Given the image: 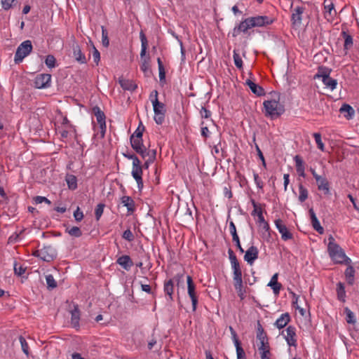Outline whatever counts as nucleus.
Here are the masks:
<instances>
[{
	"mask_svg": "<svg viewBox=\"0 0 359 359\" xmlns=\"http://www.w3.org/2000/svg\"><path fill=\"white\" fill-rule=\"evenodd\" d=\"M187 292L191 300L193 311H195L196 310V306L198 304V297L196 292V285L193 281L192 278L190 276H188L187 277Z\"/></svg>",
	"mask_w": 359,
	"mask_h": 359,
	"instance_id": "nucleus-7",
	"label": "nucleus"
},
{
	"mask_svg": "<svg viewBox=\"0 0 359 359\" xmlns=\"http://www.w3.org/2000/svg\"><path fill=\"white\" fill-rule=\"evenodd\" d=\"M56 60L53 55H48L46 56L45 63L48 68H54L55 67Z\"/></svg>",
	"mask_w": 359,
	"mask_h": 359,
	"instance_id": "nucleus-49",
	"label": "nucleus"
},
{
	"mask_svg": "<svg viewBox=\"0 0 359 359\" xmlns=\"http://www.w3.org/2000/svg\"><path fill=\"white\" fill-rule=\"evenodd\" d=\"M233 285L238 297L243 299L245 297V290L243 289V282L235 283Z\"/></svg>",
	"mask_w": 359,
	"mask_h": 359,
	"instance_id": "nucleus-42",
	"label": "nucleus"
},
{
	"mask_svg": "<svg viewBox=\"0 0 359 359\" xmlns=\"http://www.w3.org/2000/svg\"><path fill=\"white\" fill-rule=\"evenodd\" d=\"M299 196L298 200L299 202H304L309 196V191L306 187H304L302 182H299Z\"/></svg>",
	"mask_w": 359,
	"mask_h": 359,
	"instance_id": "nucleus-32",
	"label": "nucleus"
},
{
	"mask_svg": "<svg viewBox=\"0 0 359 359\" xmlns=\"http://www.w3.org/2000/svg\"><path fill=\"white\" fill-rule=\"evenodd\" d=\"M342 35L344 38V48L345 50H348L353 46V38L351 35L348 34L345 32H342Z\"/></svg>",
	"mask_w": 359,
	"mask_h": 359,
	"instance_id": "nucleus-41",
	"label": "nucleus"
},
{
	"mask_svg": "<svg viewBox=\"0 0 359 359\" xmlns=\"http://www.w3.org/2000/svg\"><path fill=\"white\" fill-rule=\"evenodd\" d=\"M204 122L202 121L201 123V135L205 139H207L210 136V130L207 126H203Z\"/></svg>",
	"mask_w": 359,
	"mask_h": 359,
	"instance_id": "nucleus-61",
	"label": "nucleus"
},
{
	"mask_svg": "<svg viewBox=\"0 0 359 359\" xmlns=\"http://www.w3.org/2000/svg\"><path fill=\"white\" fill-rule=\"evenodd\" d=\"M46 280L49 289H54L57 287V283L53 275L49 274L46 276Z\"/></svg>",
	"mask_w": 359,
	"mask_h": 359,
	"instance_id": "nucleus-48",
	"label": "nucleus"
},
{
	"mask_svg": "<svg viewBox=\"0 0 359 359\" xmlns=\"http://www.w3.org/2000/svg\"><path fill=\"white\" fill-rule=\"evenodd\" d=\"M232 269H233V282L235 283H239L243 282L242 279V271L241 269L240 264H236L231 265Z\"/></svg>",
	"mask_w": 359,
	"mask_h": 359,
	"instance_id": "nucleus-28",
	"label": "nucleus"
},
{
	"mask_svg": "<svg viewBox=\"0 0 359 359\" xmlns=\"http://www.w3.org/2000/svg\"><path fill=\"white\" fill-rule=\"evenodd\" d=\"M140 38L141 40V52H140V57L141 58H143L146 55L147 46H148V41L147 39V37L144 32L142 31L140 33Z\"/></svg>",
	"mask_w": 359,
	"mask_h": 359,
	"instance_id": "nucleus-31",
	"label": "nucleus"
},
{
	"mask_svg": "<svg viewBox=\"0 0 359 359\" xmlns=\"http://www.w3.org/2000/svg\"><path fill=\"white\" fill-rule=\"evenodd\" d=\"M258 350L259 353H261L264 351H270V346L269 344V340L265 341H261L260 345L258 347Z\"/></svg>",
	"mask_w": 359,
	"mask_h": 359,
	"instance_id": "nucleus-60",
	"label": "nucleus"
},
{
	"mask_svg": "<svg viewBox=\"0 0 359 359\" xmlns=\"http://www.w3.org/2000/svg\"><path fill=\"white\" fill-rule=\"evenodd\" d=\"M313 228L320 234H323L324 233V229L320 225L318 219H316L311 222Z\"/></svg>",
	"mask_w": 359,
	"mask_h": 359,
	"instance_id": "nucleus-54",
	"label": "nucleus"
},
{
	"mask_svg": "<svg viewBox=\"0 0 359 359\" xmlns=\"http://www.w3.org/2000/svg\"><path fill=\"white\" fill-rule=\"evenodd\" d=\"M34 201L36 204H39V203H41L43 202L46 203H47L48 205L51 204L50 201L48 200L46 197H44V196H36L34 198Z\"/></svg>",
	"mask_w": 359,
	"mask_h": 359,
	"instance_id": "nucleus-56",
	"label": "nucleus"
},
{
	"mask_svg": "<svg viewBox=\"0 0 359 359\" xmlns=\"http://www.w3.org/2000/svg\"><path fill=\"white\" fill-rule=\"evenodd\" d=\"M344 313L346 314V321L347 323L354 325L356 323L355 314L348 307L344 308Z\"/></svg>",
	"mask_w": 359,
	"mask_h": 359,
	"instance_id": "nucleus-40",
	"label": "nucleus"
},
{
	"mask_svg": "<svg viewBox=\"0 0 359 359\" xmlns=\"http://www.w3.org/2000/svg\"><path fill=\"white\" fill-rule=\"evenodd\" d=\"M318 184V189L320 191H323L325 194H330V185L329 182L325 177H320V180L316 181Z\"/></svg>",
	"mask_w": 359,
	"mask_h": 359,
	"instance_id": "nucleus-30",
	"label": "nucleus"
},
{
	"mask_svg": "<svg viewBox=\"0 0 359 359\" xmlns=\"http://www.w3.org/2000/svg\"><path fill=\"white\" fill-rule=\"evenodd\" d=\"M116 264L126 271H129L133 265V260L129 255H122L119 257L116 260Z\"/></svg>",
	"mask_w": 359,
	"mask_h": 359,
	"instance_id": "nucleus-18",
	"label": "nucleus"
},
{
	"mask_svg": "<svg viewBox=\"0 0 359 359\" xmlns=\"http://www.w3.org/2000/svg\"><path fill=\"white\" fill-rule=\"evenodd\" d=\"M104 205L99 203L95 210V215L97 220H99L104 211Z\"/></svg>",
	"mask_w": 359,
	"mask_h": 359,
	"instance_id": "nucleus-53",
	"label": "nucleus"
},
{
	"mask_svg": "<svg viewBox=\"0 0 359 359\" xmlns=\"http://www.w3.org/2000/svg\"><path fill=\"white\" fill-rule=\"evenodd\" d=\"M73 48V56L75 60L81 64L86 63V58L84 54L82 53L80 46L77 43H74L72 46Z\"/></svg>",
	"mask_w": 359,
	"mask_h": 359,
	"instance_id": "nucleus-19",
	"label": "nucleus"
},
{
	"mask_svg": "<svg viewBox=\"0 0 359 359\" xmlns=\"http://www.w3.org/2000/svg\"><path fill=\"white\" fill-rule=\"evenodd\" d=\"M233 61H234V64H235L236 67L238 69H241L243 68V60H242L240 55L238 53V52L236 50H233Z\"/></svg>",
	"mask_w": 359,
	"mask_h": 359,
	"instance_id": "nucleus-45",
	"label": "nucleus"
},
{
	"mask_svg": "<svg viewBox=\"0 0 359 359\" xmlns=\"http://www.w3.org/2000/svg\"><path fill=\"white\" fill-rule=\"evenodd\" d=\"M132 176L137 182L139 189H142L143 187V180H142V166L141 164V161L140 160L135 161V163H133L132 168Z\"/></svg>",
	"mask_w": 359,
	"mask_h": 359,
	"instance_id": "nucleus-6",
	"label": "nucleus"
},
{
	"mask_svg": "<svg viewBox=\"0 0 359 359\" xmlns=\"http://www.w3.org/2000/svg\"><path fill=\"white\" fill-rule=\"evenodd\" d=\"M229 231H230V233L232 236V240H233V242L236 243V245L238 250L241 253H243L244 252V250L241 247V243H240V239H239V237H238V236L237 234V232H236V228L235 224L232 221H231L229 222Z\"/></svg>",
	"mask_w": 359,
	"mask_h": 359,
	"instance_id": "nucleus-16",
	"label": "nucleus"
},
{
	"mask_svg": "<svg viewBox=\"0 0 359 359\" xmlns=\"http://www.w3.org/2000/svg\"><path fill=\"white\" fill-rule=\"evenodd\" d=\"M74 217L76 222H81L83 218V213L79 207L74 212Z\"/></svg>",
	"mask_w": 359,
	"mask_h": 359,
	"instance_id": "nucleus-58",
	"label": "nucleus"
},
{
	"mask_svg": "<svg viewBox=\"0 0 359 359\" xmlns=\"http://www.w3.org/2000/svg\"><path fill=\"white\" fill-rule=\"evenodd\" d=\"M158 114H154V121L158 125H161L165 119V112H159L158 111Z\"/></svg>",
	"mask_w": 359,
	"mask_h": 359,
	"instance_id": "nucleus-52",
	"label": "nucleus"
},
{
	"mask_svg": "<svg viewBox=\"0 0 359 359\" xmlns=\"http://www.w3.org/2000/svg\"><path fill=\"white\" fill-rule=\"evenodd\" d=\"M119 83L125 90L134 91L137 88V84L130 79H120Z\"/></svg>",
	"mask_w": 359,
	"mask_h": 359,
	"instance_id": "nucleus-24",
	"label": "nucleus"
},
{
	"mask_svg": "<svg viewBox=\"0 0 359 359\" xmlns=\"http://www.w3.org/2000/svg\"><path fill=\"white\" fill-rule=\"evenodd\" d=\"M122 237L129 242L133 241L135 238L133 232L129 229L123 232Z\"/></svg>",
	"mask_w": 359,
	"mask_h": 359,
	"instance_id": "nucleus-55",
	"label": "nucleus"
},
{
	"mask_svg": "<svg viewBox=\"0 0 359 359\" xmlns=\"http://www.w3.org/2000/svg\"><path fill=\"white\" fill-rule=\"evenodd\" d=\"M249 22L252 27H263L271 24L273 22V18L266 15H257L255 17L249 18Z\"/></svg>",
	"mask_w": 359,
	"mask_h": 359,
	"instance_id": "nucleus-8",
	"label": "nucleus"
},
{
	"mask_svg": "<svg viewBox=\"0 0 359 359\" xmlns=\"http://www.w3.org/2000/svg\"><path fill=\"white\" fill-rule=\"evenodd\" d=\"M102 28V43L103 46L108 47L109 45V40L108 37V32L104 26Z\"/></svg>",
	"mask_w": 359,
	"mask_h": 359,
	"instance_id": "nucleus-46",
	"label": "nucleus"
},
{
	"mask_svg": "<svg viewBox=\"0 0 359 359\" xmlns=\"http://www.w3.org/2000/svg\"><path fill=\"white\" fill-rule=\"evenodd\" d=\"M246 84L250 88L251 91L257 96H262L264 95V90L262 87L256 84L250 79L246 81Z\"/></svg>",
	"mask_w": 359,
	"mask_h": 359,
	"instance_id": "nucleus-26",
	"label": "nucleus"
},
{
	"mask_svg": "<svg viewBox=\"0 0 359 359\" xmlns=\"http://www.w3.org/2000/svg\"><path fill=\"white\" fill-rule=\"evenodd\" d=\"M200 114L203 118H208L211 116V111L207 109L205 107H202L200 110Z\"/></svg>",
	"mask_w": 359,
	"mask_h": 359,
	"instance_id": "nucleus-62",
	"label": "nucleus"
},
{
	"mask_svg": "<svg viewBox=\"0 0 359 359\" xmlns=\"http://www.w3.org/2000/svg\"><path fill=\"white\" fill-rule=\"evenodd\" d=\"M140 69L144 72V75L147 77H149L151 74V69L150 68L149 65V58H144L141 64Z\"/></svg>",
	"mask_w": 359,
	"mask_h": 359,
	"instance_id": "nucleus-35",
	"label": "nucleus"
},
{
	"mask_svg": "<svg viewBox=\"0 0 359 359\" xmlns=\"http://www.w3.org/2000/svg\"><path fill=\"white\" fill-rule=\"evenodd\" d=\"M254 180L257 187V188L262 189L264 187V183L262 180L259 178V175L256 172L253 173Z\"/></svg>",
	"mask_w": 359,
	"mask_h": 359,
	"instance_id": "nucleus-59",
	"label": "nucleus"
},
{
	"mask_svg": "<svg viewBox=\"0 0 359 359\" xmlns=\"http://www.w3.org/2000/svg\"><path fill=\"white\" fill-rule=\"evenodd\" d=\"M158 72H159V79L160 81H165V72L164 69V66L160 57L157 58Z\"/></svg>",
	"mask_w": 359,
	"mask_h": 359,
	"instance_id": "nucleus-44",
	"label": "nucleus"
},
{
	"mask_svg": "<svg viewBox=\"0 0 359 359\" xmlns=\"http://www.w3.org/2000/svg\"><path fill=\"white\" fill-rule=\"evenodd\" d=\"M323 4L325 9V18L327 20H332L336 14L334 4L332 3V0H324Z\"/></svg>",
	"mask_w": 359,
	"mask_h": 359,
	"instance_id": "nucleus-14",
	"label": "nucleus"
},
{
	"mask_svg": "<svg viewBox=\"0 0 359 359\" xmlns=\"http://www.w3.org/2000/svg\"><path fill=\"white\" fill-rule=\"evenodd\" d=\"M294 161L295 162L296 170L299 176L305 177V166L302 158L299 155H296L294 157Z\"/></svg>",
	"mask_w": 359,
	"mask_h": 359,
	"instance_id": "nucleus-20",
	"label": "nucleus"
},
{
	"mask_svg": "<svg viewBox=\"0 0 359 359\" xmlns=\"http://www.w3.org/2000/svg\"><path fill=\"white\" fill-rule=\"evenodd\" d=\"M278 273H275L271 278V280L268 283L267 286L271 287L273 290L274 294L278 295L280 293V290L282 287V285L278 282Z\"/></svg>",
	"mask_w": 359,
	"mask_h": 359,
	"instance_id": "nucleus-21",
	"label": "nucleus"
},
{
	"mask_svg": "<svg viewBox=\"0 0 359 359\" xmlns=\"http://www.w3.org/2000/svg\"><path fill=\"white\" fill-rule=\"evenodd\" d=\"M322 82L325 86V87L330 89L331 91H333L337 88V81L330 76L327 77L326 79H324L322 80Z\"/></svg>",
	"mask_w": 359,
	"mask_h": 359,
	"instance_id": "nucleus-34",
	"label": "nucleus"
},
{
	"mask_svg": "<svg viewBox=\"0 0 359 359\" xmlns=\"http://www.w3.org/2000/svg\"><path fill=\"white\" fill-rule=\"evenodd\" d=\"M348 265V266L345 270L344 275L348 284L352 285H353L355 280V271L352 266H351L350 264Z\"/></svg>",
	"mask_w": 359,
	"mask_h": 359,
	"instance_id": "nucleus-27",
	"label": "nucleus"
},
{
	"mask_svg": "<svg viewBox=\"0 0 359 359\" xmlns=\"http://www.w3.org/2000/svg\"><path fill=\"white\" fill-rule=\"evenodd\" d=\"M19 341H20V343L21 344V348H22V350L23 353L27 356H28L29 354V346H28V344H27L26 339L22 336H20L19 337Z\"/></svg>",
	"mask_w": 359,
	"mask_h": 359,
	"instance_id": "nucleus-47",
	"label": "nucleus"
},
{
	"mask_svg": "<svg viewBox=\"0 0 359 359\" xmlns=\"http://www.w3.org/2000/svg\"><path fill=\"white\" fill-rule=\"evenodd\" d=\"M32 44L31 41L26 40L21 43L20 46L18 47L15 54V63H20L23 60V59L32 52Z\"/></svg>",
	"mask_w": 359,
	"mask_h": 359,
	"instance_id": "nucleus-3",
	"label": "nucleus"
},
{
	"mask_svg": "<svg viewBox=\"0 0 359 359\" xmlns=\"http://www.w3.org/2000/svg\"><path fill=\"white\" fill-rule=\"evenodd\" d=\"M313 137L315 139L316 143L317 144L318 148L321 151H324L325 146L321 140V135L320 133H316L313 134Z\"/></svg>",
	"mask_w": 359,
	"mask_h": 359,
	"instance_id": "nucleus-50",
	"label": "nucleus"
},
{
	"mask_svg": "<svg viewBox=\"0 0 359 359\" xmlns=\"http://www.w3.org/2000/svg\"><path fill=\"white\" fill-rule=\"evenodd\" d=\"M339 111H340L341 113L347 112V115H346L345 116L348 119L351 118L353 116L354 114H355V111L353 109V107L351 106H350L349 104H342V106L341 107Z\"/></svg>",
	"mask_w": 359,
	"mask_h": 359,
	"instance_id": "nucleus-38",
	"label": "nucleus"
},
{
	"mask_svg": "<svg viewBox=\"0 0 359 359\" xmlns=\"http://www.w3.org/2000/svg\"><path fill=\"white\" fill-rule=\"evenodd\" d=\"M290 320V316L288 313L281 314V316L275 322V326L278 329L283 328Z\"/></svg>",
	"mask_w": 359,
	"mask_h": 359,
	"instance_id": "nucleus-25",
	"label": "nucleus"
},
{
	"mask_svg": "<svg viewBox=\"0 0 359 359\" xmlns=\"http://www.w3.org/2000/svg\"><path fill=\"white\" fill-rule=\"evenodd\" d=\"M66 182L68 188L71 190H75L77 188V179L73 175H69L66 177Z\"/></svg>",
	"mask_w": 359,
	"mask_h": 359,
	"instance_id": "nucleus-39",
	"label": "nucleus"
},
{
	"mask_svg": "<svg viewBox=\"0 0 359 359\" xmlns=\"http://www.w3.org/2000/svg\"><path fill=\"white\" fill-rule=\"evenodd\" d=\"M66 231L72 236L79 238L82 236V231L80 228L77 226H73L70 229H67Z\"/></svg>",
	"mask_w": 359,
	"mask_h": 359,
	"instance_id": "nucleus-43",
	"label": "nucleus"
},
{
	"mask_svg": "<svg viewBox=\"0 0 359 359\" xmlns=\"http://www.w3.org/2000/svg\"><path fill=\"white\" fill-rule=\"evenodd\" d=\"M93 112L96 117L97 123L105 122L106 116L104 113L97 106L93 108Z\"/></svg>",
	"mask_w": 359,
	"mask_h": 359,
	"instance_id": "nucleus-37",
	"label": "nucleus"
},
{
	"mask_svg": "<svg viewBox=\"0 0 359 359\" xmlns=\"http://www.w3.org/2000/svg\"><path fill=\"white\" fill-rule=\"evenodd\" d=\"M51 75L49 74H41L34 79V86L36 88H46L50 86Z\"/></svg>",
	"mask_w": 359,
	"mask_h": 359,
	"instance_id": "nucleus-9",
	"label": "nucleus"
},
{
	"mask_svg": "<svg viewBox=\"0 0 359 359\" xmlns=\"http://www.w3.org/2000/svg\"><path fill=\"white\" fill-rule=\"evenodd\" d=\"M259 250L257 247L252 245L250 247L244 255V260L248 264L252 265L254 262L258 258Z\"/></svg>",
	"mask_w": 359,
	"mask_h": 359,
	"instance_id": "nucleus-13",
	"label": "nucleus"
},
{
	"mask_svg": "<svg viewBox=\"0 0 359 359\" xmlns=\"http://www.w3.org/2000/svg\"><path fill=\"white\" fill-rule=\"evenodd\" d=\"M130 140L132 148L140 154L143 159H145L149 152H147V149L143 144L142 138L130 137Z\"/></svg>",
	"mask_w": 359,
	"mask_h": 359,
	"instance_id": "nucleus-5",
	"label": "nucleus"
},
{
	"mask_svg": "<svg viewBox=\"0 0 359 359\" xmlns=\"http://www.w3.org/2000/svg\"><path fill=\"white\" fill-rule=\"evenodd\" d=\"M275 225L279 233L281 234V238L283 241H286L293 238L292 233L288 231L287 228L280 219L275 220Z\"/></svg>",
	"mask_w": 359,
	"mask_h": 359,
	"instance_id": "nucleus-10",
	"label": "nucleus"
},
{
	"mask_svg": "<svg viewBox=\"0 0 359 359\" xmlns=\"http://www.w3.org/2000/svg\"><path fill=\"white\" fill-rule=\"evenodd\" d=\"M144 130V126L140 122L139 126L134 132V133L130 137H134L137 138H142L143 132Z\"/></svg>",
	"mask_w": 359,
	"mask_h": 359,
	"instance_id": "nucleus-51",
	"label": "nucleus"
},
{
	"mask_svg": "<svg viewBox=\"0 0 359 359\" xmlns=\"http://www.w3.org/2000/svg\"><path fill=\"white\" fill-rule=\"evenodd\" d=\"M15 1V0H2L1 4L3 8L6 11L10 9L12 7L13 3Z\"/></svg>",
	"mask_w": 359,
	"mask_h": 359,
	"instance_id": "nucleus-63",
	"label": "nucleus"
},
{
	"mask_svg": "<svg viewBox=\"0 0 359 359\" xmlns=\"http://www.w3.org/2000/svg\"><path fill=\"white\" fill-rule=\"evenodd\" d=\"M285 339L290 346H297L296 329L290 325L285 330Z\"/></svg>",
	"mask_w": 359,
	"mask_h": 359,
	"instance_id": "nucleus-12",
	"label": "nucleus"
},
{
	"mask_svg": "<svg viewBox=\"0 0 359 359\" xmlns=\"http://www.w3.org/2000/svg\"><path fill=\"white\" fill-rule=\"evenodd\" d=\"M163 290L165 294H167L169 297V300L172 301V294L174 291V283L173 280L170 279L167 281H165L164 286H163Z\"/></svg>",
	"mask_w": 359,
	"mask_h": 359,
	"instance_id": "nucleus-29",
	"label": "nucleus"
},
{
	"mask_svg": "<svg viewBox=\"0 0 359 359\" xmlns=\"http://www.w3.org/2000/svg\"><path fill=\"white\" fill-rule=\"evenodd\" d=\"M249 18L242 21L238 26L235 27L232 35L233 37L237 36L241 32H245L248 29L252 28L250 22L248 21Z\"/></svg>",
	"mask_w": 359,
	"mask_h": 359,
	"instance_id": "nucleus-15",
	"label": "nucleus"
},
{
	"mask_svg": "<svg viewBox=\"0 0 359 359\" xmlns=\"http://www.w3.org/2000/svg\"><path fill=\"white\" fill-rule=\"evenodd\" d=\"M25 272V269L22 266H18L17 262L14 264V273L18 276H22Z\"/></svg>",
	"mask_w": 359,
	"mask_h": 359,
	"instance_id": "nucleus-57",
	"label": "nucleus"
},
{
	"mask_svg": "<svg viewBox=\"0 0 359 359\" xmlns=\"http://www.w3.org/2000/svg\"><path fill=\"white\" fill-rule=\"evenodd\" d=\"M337 299L342 302H344L346 301L345 298H346V291H345V287H344V284L341 282H339L337 284Z\"/></svg>",
	"mask_w": 359,
	"mask_h": 359,
	"instance_id": "nucleus-33",
	"label": "nucleus"
},
{
	"mask_svg": "<svg viewBox=\"0 0 359 359\" xmlns=\"http://www.w3.org/2000/svg\"><path fill=\"white\" fill-rule=\"evenodd\" d=\"M263 104L265 109V116L272 119L279 117L285 112V107L280 103L279 97L278 100L271 99L265 100Z\"/></svg>",
	"mask_w": 359,
	"mask_h": 359,
	"instance_id": "nucleus-2",
	"label": "nucleus"
},
{
	"mask_svg": "<svg viewBox=\"0 0 359 359\" xmlns=\"http://www.w3.org/2000/svg\"><path fill=\"white\" fill-rule=\"evenodd\" d=\"M33 255L47 262H52L57 257L55 249L50 245L45 246L42 249L35 251Z\"/></svg>",
	"mask_w": 359,
	"mask_h": 359,
	"instance_id": "nucleus-4",
	"label": "nucleus"
},
{
	"mask_svg": "<svg viewBox=\"0 0 359 359\" xmlns=\"http://www.w3.org/2000/svg\"><path fill=\"white\" fill-rule=\"evenodd\" d=\"M304 10V8L302 6H297L293 9L291 16V21L293 26L299 27L301 25L302 14Z\"/></svg>",
	"mask_w": 359,
	"mask_h": 359,
	"instance_id": "nucleus-11",
	"label": "nucleus"
},
{
	"mask_svg": "<svg viewBox=\"0 0 359 359\" xmlns=\"http://www.w3.org/2000/svg\"><path fill=\"white\" fill-rule=\"evenodd\" d=\"M121 203L127 208L129 214L133 213L135 210V203L133 199L128 196H124L121 198Z\"/></svg>",
	"mask_w": 359,
	"mask_h": 359,
	"instance_id": "nucleus-22",
	"label": "nucleus"
},
{
	"mask_svg": "<svg viewBox=\"0 0 359 359\" xmlns=\"http://www.w3.org/2000/svg\"><path fill=\"white\" fill-rule=\"evenodd\" d=\"M332 72V69L328 68L325 66H320L318 68L317 73L314 75V79H321L322 80L324 79H327L330 76V74Z\"/></svg>",
	"mask_w": 359,
	"mask_h": 359,
	"instance_id": "nucleus-23",
	"label": "nucleus"
},
{
	"mask_svg": "<svg viewBox=\"0 0 359 359\" xmlns=\"http://www.w3.org/2000/svg\"><path fill=\"white\" fill-rule=\"evenodd\" d=\"M237 359H246L245 353L242 347H238L236 349Z\"/></svg>",
	"mask_w": 359,
	"mask_h": 359,
	"instance_id": "nucleus-64",
	"label": "nucleus"
},
{
	"mask_svg": "<svg viewBox=\"0 0 359 359\" xmlns=\"http://www.w3.org/2000/svg\"><path fill=\"white\" fill-rule=\"evenodd\" d=\"M154 112V114H158L159 112H165V104L158 101V98L155 97L154 100H151Z\"/></svg>",
	"mask_w": 359,
	"mask_h": 359,
	"instance_id": "nucleus-36",
	"label": "nucleus"
},
{
	"mask_svg": "<svg viewBox=\"0 0 359 359\" xmlns=\"http://www.w3.org/2000/svg\"><path fill=\"white\" fill-rule=\"evenodd\" d=\"M71 313V325L73 327L78 329L79 327L80 311L77 304L74 305V309Z\"/></svg>",
	"mask_w": 359,
	"mask_h": 359,
	"instance_id": "nucleus-17",
	"label": "nucleus"
},
{
	"mask_svg": "<svg viewBox=\"0 0 359 359\" xmlns=\"http://www.w3.org/2000/svg\"><path fill=\"white\" fill-rule=\"evenodd\" d=\"M328 240L327 250L332 259L337 264H350L351 259L346 256L342 248L335 243L334 238L330 236Z\"/></svg>",
	"mask_w": 359,
	"mask_h": 359,
	"instance_id": "nucleus-1",
	"label": "nucleus"
}]
</instances>
